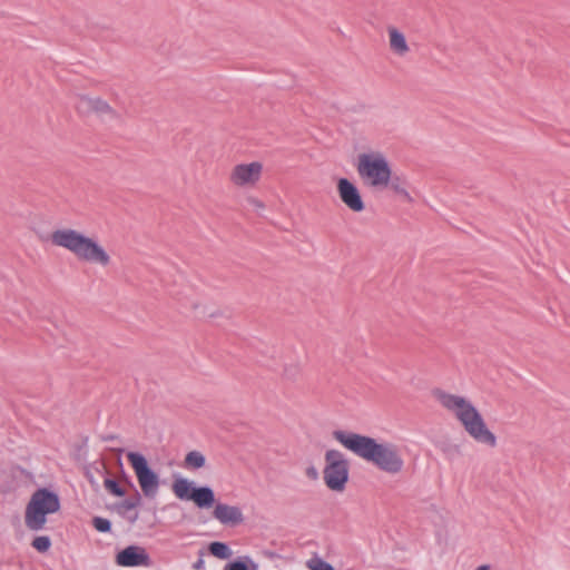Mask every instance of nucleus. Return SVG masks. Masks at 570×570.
Segmentation results:
<instances>
[{"mask_svg":"<svg viewBox=\"0 0 570 570\" xmlns=\"http://www.w3.org/2000/svg\"><path fill=\"white\" fill-rule=\"evenodd\" d=\"M332 435L344 449L372 463L379 471L387 475H399L405 470L406 463L402 449L393 442L379 441L344 430H335Z\"/></svg>","mask_w":570,"mask_h":570,"instance_id":"1","label":"nucleus"},{"mask_svg":"<svg viewBox=\"0 0 570 570\" xmlns=\"http://www.w3.org/2000/svg\"><path fill=\"white\" fill-rule=\"evenodd\" d=\"M438 405L452 416L475 442L494 448L497 436L490 431L476 405L465 395L441 387L431 391Z\"/></svg>","mask_w":570,"mask_h":570,"instance_id":"2","label":"nucleus"},{"mask_svg":"<svg viewBox=\"0 0 570 570\" xmlns=\"http://www.w3.org/2000/svg\"><path fill=\"white\" fill-rule=\"evenodd\" d=\"M355 169L363 185L370 190L389 189L403 200H413L407 189L406 179L394 175L392 165L384 153L368 150L358 154Z\"/></svg>","mask_w":570,"mask_h":570,"instance_id":"3","label":"nucleus"},{"mask_svg":"<svg viewBox=\"0 0 570 570\" xmlns=\"http://www.w3.org/2000/svg\"><path fill=\"white\" fill-rule=\"evenodd\" d=\"M175 497L179 500L191 501L199 509L214 507L213 517L223 525L235 527L244 522L243 510L237 505L215 502V493L210 487H196L187 478H176L171 484Z\"/></svg>","mask_w":570,"mask_h":570,"instance_id":"4","label":"nucleus"},{"mask_svg":"<svg viewBox=\"0 0 570 570\" xmlns=\"http://www.w3.org/2000/svg\"><path fill=\"white\" fill-rule=\"evenodd\" d=\"M49 239L53 246L72 254L80 262L108 268L112 264L111 254L97 237L70 227H61L51 232Z\"/></svg>","mask_w":570,"mask_h":570,"instance_id":"5","label":"nucleus"},{"mask_svg":"<svg viewBox=\"0 0 570 570\" xmlns=\"http://www.w3.org/2000/svg\"><path fill=\"white\" fill-rule=\"evenodd\" d=\"M60 499L58 494L48 489H38L26 507L24 523L33 531L41 530L47 523V515L58 512Z\"/></svg>","mask_w":570,"mask_h":570,"instance_id":"6","label":"nucleus"},{"mask_svg":"<svg viewBox=\"0 0 570 570\" xmlns=\"http://www.w3.org/2000/svg\"><path fill=\"white\" fill-rule=\"evenodd\" d=\"M322 474L323 482L330 491L343 493L350 480V462L345 454L336 449L326 450Z\"/></svg>","mask_w":570,"mask_h":570,"instance_id":"7","label":"nucleus"},{"mask_svg":"<svg viewBox=\"0 0 570 570\" xmlns=\"http://www.w3.org/2000/svg\"><path fill=\"white\" fill-rule=\"evenodd\" d=\"M126 458L135 472L144 495L147 498H155L160 484L158 474L149 468L148 462L142 454L128 452Z\"/></svg>","mask_w":570,"mask_h":570,"instance_id":"8","label":"nucleus"},{"mask_svg":"<svg viewBox=\"0 0 570 570\" xmlns=\"http://www.w3.org/2000/svg\"><path fill=\"white\" fill-rule=\"evenodd\" d=\"M264 174L262 161H243L235 164L228 174L229 183L238 189H253L258 186Z\"/></svg>","mask_w":570,"mask_h":570,"instance_id":"9","label":"nucleus"},{"mask_svg":"<svg viewBox=\"0 0 570 570\" xmlns=\"http://www.w3.org/2000/svg\"><path fill=\"white\" fill-rule=\"evenodd\" d=\"M75 108L80 115L85 116L95 115L101 119H115L117 117L116 110L109 102L98 96L87 94L78 95Z\"/></svg>","mask_w":570,"mask_h":570,"instance_id":"10","label":"nucleus"},{"mask_svg":"<svg viewBox=\"0 0 570 570\" xmlns=\"http://www.w3.org/2000/svg\"><path fill=\"white\" fill-rule=\"evenodd\" d=\"M336 190L340 200L353 213H361L365 209L358 187L347 178L341 177L336 181Z\"/></svg>","mask_w":570,"mask_h":570,"instance_id":"11","label":"nucleus"},{"mask_svg":"<svg viewBox=\"0 0 570 570\" xmlns=\"http://www.w3.org/2000/svg\"><path fill=\"white\" fill-rule=\"evenodd\" d=\"M117 564L121 567H150L151 560L146 549L139 546H129L118 552Z\"/></svg>","mask_w":570,"mask_h":570,"instance_id":"12","label":"nucleus"},{"mask_svg":"<svg viewBox=\"0 0 570 570\" xmlns=\"http://www.w3.org/2000/svg\"><path fill=\"white\" fill-rule=\"evenodd\" d=\"M387 33L391 51L399 57L406 56L410 52V46L405 36L394 27H389Z\"/></svg>","mask_w":570,"mask_h":570,"instance_id":"13","label":"nucleus"},{"mask_svg":"<svg viewBox=\"0 0 570 570\" xmlns=\"http://www.w3.org/2000/svg\"><path fill=\"white\" fill-rule=\"evenodd\" d=\"M206 464L205 455L199 451H190L184 459V468L187 470H198Z\"/></svg>","mask_w":570,"mask_h":570,"instance_id":"14","label":"nucleus"},{"mask_svg":"<svg viewBox=\"0 0 570 570\" xmlns=\"http://www.w3.org/2000/svg\"><path fill=\"white\" fill-rule=\"evenodd\" d=\"M209 552L219 559H228L232 557V550L226 543L223 542H212L209 544Z\"/></svg>","mask_w":570,"mask_h":570,"instance_id":"15","label":"nucleus"},{"mask_svg":"<svg viewBox=\"0 0 570 570\" xmlns=\"http://www.w3.org/2000/svg\"><path fill=\"white\" fill-rule=\"evenodd\" d=\"M257 564L249 558L246 561H234L229 563L225 570H257Z\"/></svg>","mask_w":570,"mask_h":570,"instance_id":"16","label":"nucleus"},{"mask_svg":"<svg viewBox=\"0 0 570 570\" xmlns=\"http://www.w3.org/2000/svg\"><path fill=\"white\" fill-rule=\"evenodd\" d=\"M306 567L309 570H334V568L328 562L318 557H313L307 560Z\"/></svg>","mask_w":570,"mask_h":570,"instance_id":"17","label":"nucleus"},{"mask_svg":"<svg viewBox=\"0 0 570 570\" xmlns=\"http://www.w3.org/2000/svg\"><path fill=\"white\" fill-rule=\"evenodd\" d=\"M105 489L115 497H124L125 490L120 487V484L112 479H105L104 481Z\"/></svg>","mask_w":570,"mask_h":570,"instance_id":"18","label":"nucleus"},{"mask_svg":"<svg viewBox=\"0 0 570 570\" xmlns=\"http://www.w3.org/2000/svg\"><path fill=\"white\" fill-rule=\"evenodd\" d=\"M51 546V541L48 537L46 535H41V537H37L33 541H32V547L38 550L39 552H46L49 550Z\"/></svg>","mask_w":570,"mask_h":570,"instance_id":"19","label":"nucleus"},{"mask_svg":"<svg viewBox=\"0 0 570 570\" xmlns=\"http://www.w3.org/2000/svg\"><path fill=\"white\" fill-rule=\"evenodd\" d=\"M299 375V366L297 364L286 365L283 371V376L286 380L294 381Z\"/></svg>","mask_w":570,"mask_h":570,"instance_id":"20","label":"nucleus"},{"mask_svg":"<svg viewBox=\"0 0 570 570\" xmlns=\"http://www.w3.org/2000/svg\"><path fill=\"white\" fill-rule=\"evenodd\" d=\"M94 527L99 532H108L110 530V521L104 518L96 517L94 519Z\"/></svg>","mask_w":570,"mask_h":570,"instance_id":"21","label":"nucleus"},{"mask_svg":"<svg viewBox=\"0 0 570 570\" xmlns=\"http://www.w3.org/2000/svg\"><path fill=\"white\" fill-rule=\"evenodd\" d=\"M304 475L309 480V481H317L318 478H320V472L317 470V468L314 465V464H308L305 469H304Z\"/></svg>","mask_w":570,"mask_h":570,"instance_id":"22","label":"nucleus"},{"mask_svg":"<svg viewBox=\"0 0 570 570\" xmlns=\"http://www.w3.org/2000/svg\"><path fill=\"white\" fill-rule=\"evenodd\" d=\"M250 203L253 205H255L256 207H258V208H264V204L261 200L256 199V198H252Z\"/></svg>","mask_w":570,"mask_h":570,"instance_id":"23","label":"nucleus"},{"mask_svg":"<svg viewBox=\"0 0 570 570\" xmlns=\"http://www.w3.org/2000/svg\"><path fill=\"white\" fill-rule=\"evenodd\" d=\"M475 570H490V568H489V566L483 564V566L478 567Z\"/></svg>","mask_w":570,"mask_h":570,"instance_id":"24","label":"nucleus"},{"mask_svg":"<svg viewBox=\"0 0 570 570\" xmlns=\"http://www.w3.org/2000/svg\"><path fill=\"white\" fill-rule=\"evenodd\" d=\"M90 482H91V484H92V485H96V487L98 485V484H97L95 481H92V480H90Z\"/></svg>","mask_w":570,"mask_h":570,"instance_id":"25","label":"nucleus"}]
</instances>
